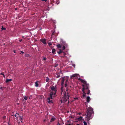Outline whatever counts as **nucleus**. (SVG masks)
<instances>
[{
    "label": "nucleus",
    "mask_w": 125,
    "mask_h": 125,
    "mask_svg": "<svg viewBox=\"0 0 125 125\" xmlns=\"http://www.w3.org/2000/svg\"><path fill=\"white\" fill-rule=\"evenodd\" d=\"M70 91V90L69 91L68 88H67L66 91L64 92L63 94L62 93L61 96L62 98L60 100L61 103L66 102L68 100L70 96V94H69Z\"/></svg>",
    "instance_id": "1"
},
{
    "label": "nucleus",
    "mask_w": 125,
    "mask_h": 125,
    "mask_svg": "<svg viewBox=\"0 0 125 125\" xmlns=\"http://www.w3.org/2000/svg\"><path fill=\"white\" fill-rule=\"evenodd\" d=\"M93 109L91 107H89L87 111V115L85 118L86 120L88 121L91 119L92 118V114H94Z\"/></svg>",
    "instance_id": "2"
},
{
    "label": "nucleus",
    "mask_w": 125,
    "mask_h": 125,
    "mask_svg": "<svg viewBox=\"0 0 125 125\" xmlns=\"http://www.w3.org/2000/svg\"><path fill=\"white\" fill-rule=\"evenodd\" d=\"M82 92L83 93H84L85 90H87L89 89V85L88 84H85L83 85Z\"/></svg>",
    "instance_id": "3"
},
{
    "label": "nucleus",
    "mask_w": 125,
    "mask_h": 125,
    "mask_svg": "<svg viewBox=\"0 0 125 125\" xmlns=\"http://www.w3.org/2000/svg\"><path fill=\"white\" fill-rule=\"evenodd\" d=\"M62 45L63 46L62 49V51L64 50L65 48V47L67 46V44L65 42H62Z\"/></svg>",
    "instance_id": "4"
},
{
    "label": "nucleus",
    "mask_w": 125,
    "mask_h": 125,
    "mask_svg": "<svg viewBox=\"0 0 125 125\" xmlns=\"http://www.w3.org/2000/svg\"><path fill=\"white\" fill-rule=\"evenodd\" d=\"M51 89L52 90V91L51 92H50L53 93L54 94H56V90L55 89V87L54 86H52L51 88Z\"/></svg>",
    "instance_id": "5"
},
{
    "label": "nucleus",
    "mask_w": 125,
    "mask_h": 125,
    "mask_svg": "<svg viewBox=\"0 0 125 125\" xmlns=\"http://www.w3.org/2000/svg\"><path fill=\"white\" fill-rule=\"evenodd\" d=\"M46 41V39H42L40 40V41L42 42L44 44H47Z\"/></svg>",
    "instance_id": "6"
},
{
    "label": "nucleus",
    "mask_w": 125,
    "mask_h": 125,
    "mask_svg": "<svg viewBox=\"0 0 125 125\" xmlns=\"http://www.w3.org/2000/svg\"><path fill=\"white\" fill-rule=\"evenodd\" d=\"M55 94H54L53 93L50 92V95H49V97L48 98H49V99H52V95H55Z\"/></svg>",
    "instance_id": "7"
},
{
    "label": "nucleus",
    "mask_w": 125,
    "mask_h": 125,
    "mask_svg": "<svg viewBox=\"0 0 125 125\" xmlns=\"http://www.w3.org/2000/svg\"><path fill=\"white\" fill-rule=\"evenodd\" d=\"M79 74H73L71 77V78L73 79V78L74 77H76L78 76L79 75Z\"/></svg>",
    "instance_id": "8"
},
{
    "label": "nucleus",
    "mask_w": 125,
    "mask_h": 125,
    "mask_svg": "<svg viewBox=\"0 0 125 125\" xmlns=\"http://www.w3.org/2000/svg\"><path fill=\"white\" fill-rule=\"evenodd\" d=\"M57 53L59 54L62 53L63 52L64 53V56L65 54V53L62 50H61V49H60L59 50V51H57Z\"/></svg>",
    "instance_id": "9"
},
{
    "label": "nucleus",
    "mask_w": 125,
    "mask_h": 125,
    "mask_svg": "<svg viewBox=\"0 0 125 125\" xmlns=\"http://www.w3.org/2000/svg\"><path fill=\"white\" fill-rule=\"evenodd\" d=\"M19 120L21 121V122H22V121L23 120V115H22L21 116L19 115Z\"/></svg>",
    "instance_id": "10"
},
{
    "label": "nucleus",
    "mask_w": 125,
    "mask_h": 125,
    "mask_svg": "<svg viewBox=\"0 0 125 125\" xmlns=\"http://www.w3.org/2000/svg\"><path fill=\"white\" fill-rule=\"evenodd\" d=\"M12 79H7L6 81V82L7 83H9V82L12 81Z\"/></svg>",
    "instance_id": "11"
},
{
    "label": "nucleus",
    "mask_w": 125,
    "mask_h": 125,
    "mask_svg": "<svg viewBox=\"0 0 125 125\" xmlns=\"http://www.w3.org/2000/svg\"><path fill=\"white\" fill-rule=\"evenodd\" d=\"M50 99H49V98H48L47 100L48 103H52L53 102L52 101V100H50Z\"/></svg>",
    "instance_id": "12"
},
{
    "label": "nucleus",
    "mask_w": 125,
    "mask_h": 125,
    "mask_svg": "<svg viewBox=\"0 0 125 125\" xmlns=\"http://www.w3.org/2000/svg\"><path fill=\"white\" fill-rule=\"evenodd\" d=\"M90 99V97L89 96H88L87 97L86 99V100L87 103H89V102Z\"/></svg>",
    "instance_id": "13"
},
{
    "label": "nucleus",
    "mask_w": 125,
    "mask_h": 125,
    "mask_svg": "<svg viewBox=\"0 0 125 125\" xmlns=\"http://www.w3.org/2000/svg\"><path fill=\"white\" fill-rule=\"evenodd\" d=\"M81 82L82 83H83L84 84H87L85 80H84L83 79L81 80Z\"/></svg>",
    "instance_id": "14"
},
{
    "label": "nucleus",
    "mask_w": 125,
    "mask_h": 125,
    "mask_svg": "<svg viewBox=\"0 0 125 125\" xmlns=\"http://www.w3.org/2000/svg\"><path fill=\"white\" fill-rule=\"evenodd\" d=\"M56 119L54 117H53L51 119L50 121L51 122H52L54 121Z\"/></svg>",
    "instance_id": "15"
},
{
    "label": "nucleus",
    "mask_w": 125,
    "mask_h": 125,
    "mask_svg": "<svg viewBox=\"0 0 125 125\" xmlns=\"http://www.w3.org/2000/svg\"><path fill=\"white\" fill-rule=\"evenodd\" d=\"M64 78H62V82L61 83V85H63L64 84Z\"/></svg>",
    "instance_id": "16"
},
{
    "label": "nucleus",
    "mask_w": 125,
    "mask_h": 125,
    "mask_svg": "<svg viewBox=\"0 0 125 125\" xmlns=\"http://www.w3.org/2000/svg\"><path fill=\"white\" fill-rule=\"evenodd\" d=\"M56 51V50L55 49H52V53H53V54H55L56 53L55 52Z\"/></svg>",
    "instance_id": "17"
},
{
    "label": "nucleus",
    "mask_w": 125,
    "mask_h": 125,
    "mask_svg": "<svg viewBox=\"0 0 125 125\" xmlns=\"http://www.w3.org/2000/svg\"><path fill=\"white\" fill-rule=\"evenodd\" d=\"M68 82V80H67L65 83V87H66L67 86V83Z\"/></svg>",
    "instance_id": "18"
},
{
    "label": "nucleus",
    "mask_w": 125,
    "mask_h": 125,
    "mask_svg": "<svg viewBox=\"0 0 125 125\" xmlns=\"http://www.w3.org/2000/svg\"><path fill=\"white\" fill-rule=\"evenodd\" d=\"M57 48H61L62 47V45H61L60 44H58L57 45Z\"/></svg>",
    "instance_id": "19"
},
{
    "label": "nucleus",
    "mask_w": 125,
    "mask_h": 125,
    "mask_svg": "<svg viewBox=\"0 0 125 125\" xmlns=\"http://www.w3.org/2000/svg\"><path fill=\"white\" fill-rule=\"evenodd\" d=\"M46 82H49V79L48 78V77H46Z\"/></svg>",
    "instance_id": "20"
},
{
    "label": "nucleus",
    "mask_w": 125,
    "mask_h": 125,
    "mask_svg": "<svg viewBox=\"0 0 125 125\" xmlns=\"http://www.w3.org/2000/svg\"><path fill=\"white\" fill-rule=\"evenodd\" d=\"M82 118L83 117H82L81 116H80L78 118V119L79 120H82Z\"/></svg>",
    "instance_id": "21"
},
{
    "label": "nucleus",
    "mask_w": 125,
    "mask_h": 125,
    "mask_svg": "<svg viewBox=\"0 0 125 125\" xmlns=\"http://www.w3.org/2000/svg\"><path fill=\"white\" fill-rule=\"evenodd\" d=\"M85 92H87V94H90V90L89 89H88V90H86L85 91Z\"/></svg>",
    "instance_id": "22"
},
{
    "label": "nucleus",
    "mask_w": 125,
    "mask_h": 125,
    "mask_svg": "<svg viewBox=\"0 0 125 125\" xmlns=\"http://www.w3.org/2000/svg\"><path fill=\"white\" fill-rule=\"evenodd\" d=\"M35 85L36 87H37L38 86L39 84L37 82H36L35 83Z\"/></svg>",
    "instance_id": "23"
},
{
    "label": "nucleus",
    "mask_w": 125,
    "mask_h": 125,
    "mask_svg": "<svg viewBox=\"0 0 125 125\" xmlns=\"http://www.w3.org/2000/svg\"><path fill=\"white\" fill-rule=\"evenodd\" d=\"M27 97L26 96H25L24 97V99H23L22 100V101L23 102L24 101V100H27Z\"/></svg>",
    "instance_id": "24"
},
{
    "label": "nucleus",
    "mask_w": 125,
    "mask_h": 125,
    "mask_svg": "<svg viewBox=\"0 0 125 125\" xmlns=\"http://www.w3.org/2000/svg\"><path fill=\"white\" fill-rule=\"evenodd\" d=\"M83 97H84L86 95V93H85V91H84V93H83Z\"/></svg>",
    "instance_id": "25"
},
{
    "label": "nucleus",
    "mask_w": 125,
    "mask_h": 125,
    "mask_svg": "<svg viewBox=\"0 0 125 125\" xmlns=\"http://www.w3.org/2000/svg\"><path fill=\"white\" fill-rule=\"evenodd\" d=\"M0 74L1 75H3V77H4V78H5V76L3 72L1 73H0Z\"/></svg>",
    "instance_id": "26"
},
{
    "label": "nucleus",
    "mask_w": 125,
    "mask_h": 125,
    "mask_svg": "<svg viewBox=\"0 0 125 125\" xmlns=\"http://www.w3.org/2000/svg\"><path fill=\"white\" fill-rule=\"evenodd\" d=\"M83 123L84 124V125H87V124L86 122L85 121H84L83 122Z\"/></svg>",
    "instance_id": "27"
},
{
    "label": "nucleus",
    "mask_w": 125,
    "mask_h": 125,
    "mask_svg": "<svg viewBox=\"0 0 125 125\" xmlns=\"http://www.w3.org/2000/svg\"><path fill=\"white\" fill-rule=\"evenodd\" d=\"M6 29V28H4L3 26H2V28H1V30H5Z\"/></svg>",
    "instance_id": "28"
},
{
    "label": "nucleus",
    "mask_w": 125,
    "mask_h": 125,
    "mask_svg": "<svg viewBox=\"0 0 125 125\" xmlns=\"http://www.w3.org/2000/svg\"><path fill=\"white\" fill-rule=\"evenodd\" d=\"M60 75H57V76H56V78H59L60 77Z\"/></svg>",
    "instance_id": "29"
},
{
    "label": "nucleus",
    "mask_w": 125,
    "mask_h": 125,
    "mask_svg": "<svg viewBox=\"0 0 125 125\" xmlns=\"http://www.w3.org/2000/svg\"><path fill=\"white\" fill-rule=\"evenodd\" d=\"M48 45H49L50 46L51 45H52V44L51 43H48Z\"/></svg>",
    "instance_id": "30"
},
{
    "label": "nucleus",
    "mask_w": 125,
    "mask_h": 125,
    "mask_svg": "<svg viewBox=\"0 0 125 125\" xmlns=\"http://www.w3.org/2000/svg\"><path fill=\"white\" fill-rule=\"evenodd\" d=\"M60 2L59 1H57L56 2V3L58 4Z\"/></svg>",
    "instance_id": "31"
},
{
    "label": "nucleus",
    "mask_w": 125,
    "mask_h": 125,
    "mask_svg": "<svg viewBox=\"0 0 125 125\" xmlns=\"http://www.w3.org/2000/svg\"><path fill=\"white\" fill-rule=\"evenodd\" d=\"M78 79L80 81H81V80H82V79H81L80 78H78Z\"/></svg>",
    "instance_id": "32"
},
{
    "label": "nucleus",
    "mask_w": 125,
    "mask_h": 125,
    "mask_svg": "<svg viewBox=\"0 0 125 125\" xmlns=\"http://www.w3.org/2000/svg\"><path fill=\"white\" fill-rule=\"evenodd\" d=\"M43 60H46V58L45 57H44Z\"/></svg>",
    "instance_id": "33"
},
{
    "label": "nucleus",
    "mask_w": 125,
    "mask_h": 125,
    "mask_svg": "<svg viewBox=\"0 0 125 125\" xmlns=\"http://www.w3.org/2000/svg\"><path fill=\"white\" fill-rule=\"evenodd\" d=\"M74 99L76 100H78V98H77V97H76V98H74Z\"/></svg>",
    "instance_id": "34"
},
{
    "label": "nucleus",
    "mask_w": 125,
    "mask_h": 125,
    "mask_svg": "<svg viewBox=\"0 0 125 125\" xmlns=\"http://www.w3.org/2000/svg\"><path fill=\"white\" fill-rule=\"evenodd\" d=\"M65 125H72V124H66Z\"/></svg>",
    "instance_id": "35"
},
{
    "label": "nucleus",
    "mask_w": 125,
    "mask_h": 125,
    "mask_svg": "<svg viewBox=\"0 0 125 125\" xmlns=\"http://www.w3.org/2000/svg\"><path fill=\"white\" fill-rule=\"evenodd\" d=\"M21 53H22V54L24 53V52H23L22 51H21Z\"/></svg>",
    "instance_id": "36"
},
{
    "label": "nucleus",
    "mask_w": 125,
    "mask_h": 125,
    "mask_svg": "<svg viewBox=\"0 0 125 125\" xmlns=\"http://www.w3.org/2000/svg\"><path fill=\"white\" fill-rule=\"evenodd\" d=\"M22 40V39H21L19 41L20 42H21V41Z\"/></svg>",
    "instance_id": "37"
},
{
    "label": "nucleus",
    "mask_w": 125,
    "mask_h": 125,
    "mask_svg": "<svg viewBox=\"0 0 125 125\" xmlns=\"http://www.w3.org/2000/svg\"><path fill=\"white\" fill-rule=\"evenodd\" d=\"M54 32H55V31H54L52 33V35H53L54 34Z\"/></svg>",
    "instance_id": "38"
},
{
    "label": "nucleus",
    "mask_w": 125,
    "mask_h": 125,
    "mask_svg": "<svg viewBox=\"0 0 125 125\" xmlns=\"http://www.w3.org/2000/svg\"><path fill=\"white\" fill-rule=\"evenodd\" d=\"M6 118V116H4L3 117V118L4 119H5V118Z\"/></svg>",
    "instance_id": "39"
},
{
    "label": "nucleus",
    "mask_w": 125,
    "mask_h": 125,
    "mask_svg": "<svg viewBox=\"0 0 125 125\" xmlns=\"http://www.w3.org/2000/svg\"><path fill=\"white\" fill-rule=\"evenodd\" d=\"M58 125H61V124H59V123H58Z\"/></svg>",
    "instance_id": "40"
},
{
    "label": "nucleus",
    "mask_w": 125,
    "mask_h": 125,
    "mask_svg": "<svg viewBox=\"0 0 125 125\" xmlns=\"http://www.w3.org/2000/svg\"><path fill=\"white\" fill-rule=\"evenodd\" d=\"M16 114H17L18 115H19V114L18 113H16Z\"/></svg>",
    "instance_id": "41"
},
{
    "label": "nucleus",
    "mask_w": 125,
    "mask_h": 125,
    "mask_svg": "<svg viewBox=\"0 0 125 125\" xmlns=\"http://www.w3.org/2000/svg\"><path fill=\"white\" fill-rule=\"evenodd\" d=\"M14 116H15V117H16V114H15V115H14Z\"/></svg>",
    "instance_id": "42"
},
{
    "label": "nucleus",
    "mask_w": 125,
    "mask_h": 125,
    "mask_svg": "<svg viewBox=\"0 0 125 125\" xmlns=\"http://www.w3.org/2000/svg\"><path fill=\"white\" fill-rule=\"evenodd\" d=\"M44 1L45 2H46L47 1V0H44Z\"/></svg>",
    "instance_id": "43"
},
{
    "label": "nucleus",
    "mask_w": 125,
    "mask_h": 125,
    "mask_svg": "<svg viewBox=\"0 0 125 125\" xmlns=\"http://www.w3.org/2000/svg\"><path fill=\"white\" fill-rule=\"evenodd\" d=\"M79 125V124H77V125Z\"/></svg>",
    "instance_id": "44"
},
{
    "label": "nucleus",
    "mask_w": 125,
    "mask_h": 125,
    "mask_svg": "<svg viewBox=\"0 0 125 125\" xmlns=\"http://www.w3.org/2000/svg\"><path fill=\"white\" fill-rule=\"evenodd\" d=\"M42 1H44V0H41Z\"/></svg>",
    "instance_id": "45"
},
{
    "label": "nucleus",
    "mask_w": 125,
    "mask_h": 125,
    "mask_svg": "<svg viewBox=\"0 0 125 125\" xmlns=\"http://www.w3.org/2000/svg\"><path fill=\"white\" fill-rule=\"evenodd\" d=\"M14 52L15 53V52L14 51Z\"/></svg>",
    "instance_id": "46"
},
{
    "label": "nucleus",
    "mask_w": 125,
    "mask_h": 125,
    "mask_svg": "<svg viewBox=\"0 0 125 125\" xmlns=\"http://www.w3.org/2000/svg\"><path fill=\"white\" fill-rule=\"evenodd\" d=\"M68 103H69V100H68Z\"/></svg>",
    "instance_id": "47"
},
{
    "label": "nucleus",
    "mask_w": 125,
    "mask_h": 125,
    "mask_svg": "<svg viewBox=\"0 0 125 125\" xmlns=\"http://www.w3.org/2000/svg\"><path fill=\"white\" fill-rule=\"evenodd\" d=\"M15 10H17V9L16 8H15Z\"/></svg>",
    "instance_id": "48"
},
{
    "label": "nucleus",
    "mask_w": 125,
    "mask_h": 125,
    "mask_svg": "<svg viewBox=\"0 0 125 125\" xmlns=\"http://www.w3.org/2000/svg\"><path fill=\"white\" fill-rule=\"evenodd\" d=\"M22 38H23V37H23V36H22Z\"/></svg>",
    "instance_id": "49"
},
{
    "label": "nucleus",
    "mask_w": 125,
    "mask_h": 125,
    "mask_svg": "<svg viewBox=\"0 0 125 125\" xmlns=\"http://www.w3.org/2000/svg\"><path fill=\"white\" fill-rule=\"evenodd\" d=\"M61 89L62 90V88H61Z\"/></svg>",
    "instance_id": "50"
},
{
    "label": "nucleus",
    "mask_w": 125,
    "mask_h": 125,
    "mask_svg": "<svg viewBox=\"0 0 125 125\" xmlns=\"http://www.w3.org/2000/svg\"><path fill=\"white\" fill-rule=\"evenodd\" d=\"M72 125H73V124H72Z\"/></svg>",
    "instance_id": "51"
}]
</instances>
